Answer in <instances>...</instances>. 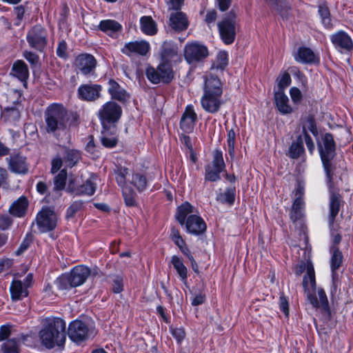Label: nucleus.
<instances>
[{"mask_svg":"<svg viewBox=\"0 0 353 353\" xmlns=\"http://www.w3.org/2000/svg\"><path fill=\"white\" fill-rule=\"evenodd\" d=\"M223 103V84L216 75L210 73L205 78L203 94L201 98V107L205 112L215 114Z\"/></svg>","mask_w":353,"mask_h":353,"instance_id":"f257e3e1","label":"nucleus"},{"mask_svg":"<svg viewBox=\"0 0 353 353\" xmlns=\"http://www.w3.org/2000/svg\"><path fill=\"white\" fill-rule=\"evenodd\" d=\"M43 327L39 336L43 345L52 349L55 345L62 346L66 340L65 322L57 317H46L42 321Z\"/></svg>","mask_w":353,"mask_h":353,"instance_id":"f03ea898","label":"nucleus"},{"mask_svg":"<svg viewBox=\"0 0 353 353\" xmlns=\"http://www.w3.org/2000/svg\"><path fill=\"white\" fill-rule=\"evenodd\" d=\"M46 131L58 137L65 133L68 129L69 116L64 106L61 103H52L44 112Z\"/></svg>","mask_w":353,"mask_h":353,"instance_id":"7ed1b4c3","label":"nucleus"},{"mask_svg":"<svg viewBox=\"0 0 353 353\" xmlns=\"http://www.w3.org/2000/svg\"><path fill=\"white\" fill-rule=\"evenodd\" d=\"M175 216L181 225H185L188 233L198 236L206 230L205 221L198 214L196 208L188 202L178 207Z\"/></svg>","mask_w":353,"mask_h":353,"instance_id":"20e7f679","label":"nucleus"},{"mask_svg":"<svg viewBox=\"0 0 353 353\" xmlns=\"http://www.w3.org/2000/svg\"><path fill=\"white\" fill-rule=\"evenodd\" d=\"M319 151L323 163L324 170L326 174L327 183L332 188V180L333 179L334 166L332 161L335 156V142L332 135L326 133L318 144Z\"/></svg>","mask_w":353,"mask_h":353,"instance_id":"39448f33","label":"nucleus"},{"mask_svg":"<svg viewBox=\"0 0 353 353\" xmlns=\"http://www.w3.org/2000/svg\"><path fill=\"white\" fill-rule=\"evenodd\" d=\"M122 114L121 107L114 101L104 103L98 111V117L104 130L114 125Z\"/></svg>","mask_w":353,"mask_h":353,"instance_id":"423d86ee","label":"nucleus"},{"mask_svg":"<svg viewBox=\"0 0 353 353\" xmlns=\"http://www.w3.org/2000/svg\"><path fill=\"white\" fill-rule=\"evenodd\" d=\"M217 26L223 42L226 45L232 44L235 40L239 29L236 15L230 12L228 16L218 23Z\"/></svg>","mask_w":353,"mask_h":353,"instance_id":"0eeeda50","label":"nucleus"},{"mask_svg":"<svg viewBox=\"0 0 353 353\" xmlns=\"http://www.w3.org/2000/svg\"><path fill=\"white\" fill-rule=\"evenodd\" d=\"M148 79L154 84L161 82L168 83L174 78V72L170 63H161L157 68L149 67L145 71Z\"/></svg>","mask_w":353,"mask_h":353,"instance_id":"6e6552de","label":"nucleus"},{"mask_svg":"<svg viewBox=\"0 0 353 353\" xmlns=\"http://www.w3.org/2000/svg\"><path fill=\"white\" fill-rule=\"evenodd\" d=\"M225 168L223 152L221 150L216 149L213 152L212 163L208 164L205 168V180L213 182L220 180V174Z\"/></svg>","mask_w":353,"mask_h":353,"instance_id":"1a4fd4ad","label":"nucleus"},{"mask_svg":"<svg viewBox=\"0 0 353 353\" xmlns=\"http://www.w3.org/2000/svg\"><path fill=\"white\" fill-rule=\"evenodd\" d=\"M57 215L50 208H43L37 214L35 223L40 232L53 230L57 225Z\"/></svg>","mask_w":353,"mask_h":353,"instance_id":"9d476101","label":"nucleus"},{"mask_svg":"<svg viewBox=\"0 0 353 353\" xmlns=\"http://www.w3.org/2000/svg\"><path fill=\"white\" fill-rule=\"evenodd\" d=\"M95 180L96 177L91 176L83 184L80 185L77 179H71L69 181L67 191L77 196H92L94 194L97 189Z\"/></svg>","mask_w":353,"mask_h":353,"instance_id":"9b49d317","label":"nucleus"},{"mask_svg":"<svg viewBox=\"0 0 353 353\" xmlns=\"http://www.w3.org/2000/svg\"><path fill=\"white\" fill-rule=\"evenodd\" d=\"M208 55V48L198 42L186 44L184 57L188 63L192 64L202 61Z\"/></svg>","mask_w":353,"mask_h":353,"instance_id":"f8f14e48","label":"nucleus"},{"mask_svg":"<svg viewBox=\"0 0 353 353\" xmlns=\"http://www.w3.org/2000/svg\"><path fill=\"white\" fill-rule=\"evenodd\" d=\"M8 169L13 173L26 174L29 170L27 159L20 152L14 151L6 158Z\"/></svg>","mask_w":353,"mask_h":353,"instance_id":"ddd939ff","label":"nucleus"},{"mask_svg":"<svg viewBox=\"0 0 353 353\" xmlns=\"http://www.w3.org/2000/svg\"><path fill=\"white\" fill-rule=\"evenodd\" d=\"M47 32L40 26L33 27L27 34V41L29 45L38 50H42L46 45Z\"/></svg>","mask_w":353,"mask_h":353,"instance_id":"4468645a","label":"nucleus"},{"mask_svg":"<svg viewBox=\"0 0 353 353\" xmlns=\"http://www.w3.org/2000/svg\"><path fill=\"white\" fill-rule=\"evenodd\" d=\"M68 334L72 341L78 343L88 339V327L82 321L74 320L69 324Z\"/></svg>","mask_w":353,"mask_h":353,"instance_id":"2eb2a0df","label":"nucleus"},{"mask_svg":"<svg viewBox=\"0 0 353 353\" xmlns=\"http://www.w3.org/2000/svg\"><path fill=\"white\" fill-rule=\"evenodd\" d=\"M150 49V43L145 41H134L125 43L121 51L123 54L132 57L134 55L145 56Z\"/></svg>","mask_w":353,"mask_h":353,"instance_id":"dca6fc26","label":"nucleus"},{"mask_svg":"<svg viewBox=\"0 0 353 353\" xmlns=\"http://www.w3.org/2000/svg\"><path fill=\"white\" fill-rule=\"evenodd\" d=\"M330 40L339 52H348L353 48L352 39L345 31L340 30L332 34Z\"/></svg>","mask_w":353,"mask_h":353,"instance_id":"f3484780","label":"nucleus"},{"mask_svg":"<svg viewBox=\"0 0 353 353\" xmlns=\"http://www.w3.org/2000/svg\"><path fill=\"white\" fill-rule=\"evenodd\" d=\"M77 68L84 75L93 73L97 66V60L90 54H81L75 59Z\"/></svg>","mask_w":353,"mask_h":353,"instance_id":"a211bd4d","label":"nucleus"},{"mask_svg":"<svg viewBox=\"0 0 353 353\" xmlns=\"http://www.w3.org/2000/svg\"><path fill=\"white\" fill-rule=\"evenodd\" d=\"M102 87L98 84L81 85L77 90L79 98L86 101H94L101 95Z\"/></svg>","mask_w":353,"mask_h":353,"instance_id":"6ab92c4d","label":"nucleus"},{"mask_svg":"<svg viewBox=\"0 0 353 353\" xmlns=\"http://www.w3.org/2000/svg\"><path fill=\"white\" fill-rule=\"evenodd\" d=\"M196 121L197 114L194 110L193 105H187L181 118V129L185 133L191 132L194 128Z\"/></svg>","mask_w":353,"mask_h":353,"instance_id":"aec40b11","label":"nucleus"},{"mask_svg":"<svg viewBox=\"0 0 353 353\" xmlns=\"http://www.w3.org/2000/svg\"><path fill=\"white\" fill-rule=\"evenodd\" d=\"M332 256L330 259V268L332 270V279L333 284V290L332 292L336 290V288L339 284V275L336 271L341 265L343 261V254L339 248L332 247L331 248Z\"/></svg>","mask_w":353,"mask_h":353,"instance_id":"412c9836","label":"nucleus"},{"mask_svg":"<svg viewBox=\"0 0 353 353\" xmlns=\"http://www.w3.org/2000/svg\"><path fill=\"white\" fill-rule=\"evenodd\" d=\"M169 25L176 32L187 30L189 26V20L187 14L180 10L172 12L169 18Z\"/></svg>","mask_w":353,"mask_h":353,"instance_id":"4be33fe9","label":"nucleus"},{"mask_svg":"<svg viewBox=\"0 0 353 353\" xmlns=\"http://www.w3.org/2000/svg\"><path fill=\"white\" fill-rule=\"evenodd\" d=\"M90 274V270L85 265H77L68 273L75 288L83 284Z\"/></svg>","mask_w":353,"mask_h":353,"instance_id":"5701e85b","label":"nucleus"},{"mask_svg":"<svg viewBox=\"0 0 353 353\" xmlns=\"http://www.w3.org/2000/svg\"><path fill=\"white\" fill-rule=\"evenodd\" d=\"M331 184L332 188L330 187V184L327 183L330 192L329 221L330 224H332L339 212L341 200L339 194L334 191V178L332 180Z\"/></svg>","mask_w":353,"mask_h":353,"instance_id":"b1692460","label":"nucleus"},{"mask_svg":"<svg viewBox=\"0 0 353 353\" xmlns=\"http://www.w3.org/2000/svg\"><path fill=\"white\" fill-rule=\"evenodd\" d=\"M98 29L108 36L116 38L122 30V26L115 20L105 19L99 22Z\"/></svg>","mask_w":353,"mask_h":353,"instance_id":"393cba45","label":"nucleus"},{"mask_svg":"<svg viewBox=\"0 0 353 353\" xmlns=\"http://www.w3.org/2000/svg\"><path fill=\"white\" fill-rule=\"evenodd\" d=\"M108 93L112 99L120 102H125L129 98V94L114 80H110L108 82Z\"/></svg>","mask_w":353,"mask_h":353,"instance_id":"a878e982","label":"nucleus"},{"mask_svg":"<svg viewBox=\"0 0 353 353\" xmlns=\"http://www.w3.org/2000/svg\"><path fill=\"white\" fill-rule=\"evenodd\" d=\"M294 59L302 63H311L319 61V57L310 48L301 47L294 54Z\"/></svg>","mask_w":353,"mask_h":353,"instance_id":"bb28decb","label":"nucleus"},{"mask_svg":"<svg viewBox=\"0 0 353 353\" xmlns=\"http://www.w3.org/2000/svg\"><path fill=\"white\" fill-rule=\"evenodd\" d=\"M11 299L14 301L23 299L28 296V290L20 280H13L10 286Z\"/></svg>","mask_w":353,"mask_h":353,"instance_id":"cd10ccee","label":"nucleus"},{"mask_svg":"<svg viewBox=\"0 0 353 353\" xmlns=\"http://www.w3.org/2000/svg\"><path fill=\"white\" fill-rule=\"evenodd\" d=\"M163 63H170L179 57L178 47L172 42H164L161 52Z\"/></svg>","mask_w":353,"mask_h":353,"instance_id":"c85d7f7f","label":"nucleus"},{"mask_svg":"<svg viewBox=\"0 0 353 353\" xmlns=\"http://www.w3.org/2000/svg\"><path fill=\"white\" fill-rule=\"evenodd\" d=\"M28 204L27 198L21 196L12 203L9 208V212L14 216L23 217L27 212Z\"/></svg>","mask_w":353,"mask_h":353,"instance_id":"c756f323","label":"nucleus"},{"mask_svg":"<svg viewBox=\"0 0 353 353\" xmlns=\"http://www.w3.org/2000/svg\"><path fill=\"white\" fill-rule=\"evenodd\" d=\"M11 74L26 83L29 77V70L26 63L22 60L15 61L12 67Z\"/></svg>","mask_w":353,"mask_h":353,"instance_id":"7c9ffc66","label":"nucleus"},{"mask_svg":"<svg viewBox=\"0 0 353 353\" xmlns=\"http://www.w3.org/2000/svg\"><path fill=\"white\" fill-rule=\"evenodd\" d=\"M274 100L276 106L281 114H287L292 112V108L289 104V99L283 92H276L274 93Z\"/></svg>","mask_w":353,"mask_h":353,"instance_id":"2f4dec72","label":"nucleus"},{"mask_svg":"<svg viewBox=\"0 0 353 353\" xmlns=\"http://www.w3.org/2000/svg\"><path fill=\"white\" fill-rule=\"evenodd\" d=\"M303 286L307 296L308 293H312L315 291L316 281L314 270L312 265H307V272L303 279Z\"/></svg>","mask_w":353,"mask_h":353,"instance_id":"473e14b6","label":"nucleus"},{"mask_svg":"<svg viewBox=\"0 0 353 353\" xmlns=\"http://www.w3.org/2000/svg\"><path fill=\"white\" fill-rule=\"evenodd\" d=\"M21 105L17 103L12 106H8L1 111V119L6 122H14L17 121L20 117V108Z\"/></svg>","mask_w":353,"mask_h":353,"instance_id":"72a5a7b5","label":"nucleus"},{"mask_svg":"<svg viewBox=\"0 0 353 353\" xmlns=\"http://www.w3.org/2000/svg\"><path fill=\"white\" fill-rule=\"evenodd\" d=\"M140 28L144 34L150 36L154 35L157 32L156 22L150 16L141 17Z\"/></svg>","mask_w":353,"mask_h":353,"instance_id":"f704fd0d","label":"nucleus"},{"mask_svg":"<svg viewBox=\"0 0 353 353\" xmlns=\"http://www.w3.org/2000/svg\"><path fill=\"white\" fill-rule=\"evenodd\" d=\"M319 299L312 293L307 294V299L310 303L315 307H321L324 310L328 308V301L325 291L323 289L318 290Z\"/></svg>","mask_w":353,"mask_h":353,"instance_id":"c9c22d12","label":"nucleus"},{"mask_svg":"<svg viewBox=\"0 0 353 353\" xmlns=\"http://www.w3.org/2000/svg\"><path fill=\"white\" fill-rule=\"evenodd\" d=\"M128 181L139 192L145 190L148 185L145 176L139 172L132 173L131 178L128 179Z\"/></svg>","mask_w":353,"mask_h":353,"instance_id":"e433bc0d","label":"nucleus"},{"mask_svg":"<svg viewBox=\"0 0 353 353\" xmlns=\"http://www.w3.org/2000/svg\"><path fill=\"white\" fill-rule=\"evenodd\" d=\"M305 203L303 198H295L292 206L290 218L293 221L301 219L303 215Z\"/></svg>","mask_w":353,"mask_h":353,"instance_id":"4c0bfd02","label":"nucleus"},{"mask_svg":"<svg viewBox=\"0 0 353 353\" xmlns=\"http://www.w3.org/2000/svg\"><path fill=\"white\" fill-rule=\"evenodd\" d=\"M171 263L179 274L182 281H186L188 278V270L184 265L183 260L177 256H173Z\"/></svg>","mask_w":353,"mask_h":353,"instance_id":"58836bf2","label":"nucleus"},{"mask_svg":"<svg viewBox=\"0 0 353 353\" xmlns=\"http://www.w3.org/2000/svg\"><path fill=\"white\" fill-rule=\"evenodd\" d=\"M54 283L58 290L62 291H68L70 289L75 288L74 285L72 283V280L68 273L63 274L61 276H59Z\"/></svg>","mask_w":353,"mask_h":353,"instance_id":"ea45409f","label":"nucleus"},{"mask_svg":"<svg viewBox=\"0 0 353 353\" xmlns=\"http://www.w3.org/2000/svg\"><path fill=\"white\" fill-rule=\"evenodd\" d=\"M64 160L68 167L74 166L81 159L79 151L74 149H66L64 153Z\"/></svg>","mask_w":353,"mask_h":353,"instance_id":"a19ab883","label":"nucleus"},{"mask_svg":"<svg viewBox=\"0 0 353 353\" xmlns=\"http://www.w3.org/2000/svg\"><path fill=\"white\" fill-rule=\"evenodd\" d=\"M278 11L282 17H286L288 13L289 6L285 0H265Z\"/></svg>","mask_w":353,"mask_h":353,"instance_id":"79ce46f5","label":"nucleus"},{"mask_svg":"<svg viewBox=\"0 0 353 353\" xmlns=\"http://www.w3.org/2000/svg\"><path fill=\"white\" fill-rule=\"evenodd\" d=\"M235 199V190L234 188H227L226 190L220 193L216 196V200L222 203L233 204Z\"/></svg>","mask_w":353,"mask_h":353,"instance_id":"37998d69","label":"nucleus"},{"mask_svg":"<svg viewBox=\"0 0 353 353\" xmlns=\"http://www.w3.org/2000/svg\"><path fill=\"white\" fill-rule=\"evenodd\" d=\"M3 353H19V342L16 339H9L1 345Z\"/></svg>","mask_w":353,"mask_h":353,"instance_id":"c03bdc74","label":"nucleus"},{"mask_svg":"<svg viewBox=\"0 0 353 353\" xmlns=\"http://www.w3.org/2000/svg\"><path fill=\"white\" fill-rule=\"evenodd\" d=\"M319 13L324 26L327 28H330L332 26V23L331 19L330 17V10L327 4L322 3L319 6Z\"/></svg>","mask_w":353,"mask_h":353,"instance_id":"a18cd8bd","label":"nucleus"},{"mask_svg":"<svg viewBox=\"0 0 353 353\" xmlns=\"http://www.w3.org/2000/svg\"><path fill=\"white\" fill-rule=\"evenodd\" d=\"M128 174V170L124 167H119L115 170L116 181L117 184L121 188H126V179Z\"/></svg>","mask_w":353,"mask_h":353,"instance_id":"49530a36","label":"nucleus"},{"mask_svg":"<svg viewBox=\"0 0 353 353\" xmlns=\"http://www.w3.org/2000/svg\"><path fill=\"white\" fill-rule=\"evenodd\" d=\"M290 155L293 159L298 158L303 152V145L301 136H299L297 141L292 143L290 148Z\"/></svg>","mask_w":353,"mask_h":353,"instance_id":"de8ad7c7","label":"nucleus"},{"mask_svg":"<svg viewBox=\"0 0 353 353\" xmlns=\"http://www.w3.org/2000/svg\"><path fill=\"white\" fill-rule=\"evenodd\" d=\"M84 208V203L81 200L74 201L67 209L66 218L74 217Z\"/></svg>","mask_w":353,"mask_h":353,"instance_id":"09e8293b","label":"nucleus"},{"mask_svg":"<svg viewBox=\"0 0 353 353\" xmlns=\"http://www.w3.org/2000/svg\"><path fill=\"white\" fill-rule=\"evenodd\" d=\"M102 145L108 148H112L117 145L118 139L114 134H109L108 132H102L101 137Z\"/></svg>","mask_w":353,"mask_h":353,"instance_id":"8fccbe9b","label":"nucleus"},{"mask_svg":"<svg viewBox=\"0 0 353 353\" xmlns=\"http://www.w3.org/2000/svg\"><path fill=\"white\" fill-rule=\"evenodd\" d=\"M235 139H236V132L234 129H230L228 130L227 134V144L228 148V153L231 159H234L235 155Z\"/></svg>","mask_w":353,"mask_h":353,"instance_id":"3c124183","label":"nucleus"},{"mask_svg":"<svg viewBox=\"0 0 353 353\" xmlns=\"http://www.w3.org/2000/svg\"><path fill=\"white\" fill-rule=\"evenodd\" d=\"M67 179V172L65 170H61L60 172L54 177V190H63L65 187V182Z\"/></svg>","mask_w":353,"mask_h":353,"instance_id":"603ef678","label":"nucleus"},{"mask_svg":"<svg viewBox=\"0 0 353 353\" xmlns=\"http://www.w3.org/2000/svg\"><path fill=\"white\" fill-rule=\"evenodd\" d=\"M279 90L284 92V90L291 83V77L289 73L285 72L281 74L276 79Z\"/></svg>","mask_w":353,"mask_h":353,"instance_id":"864d4df0","label":"nucleus"},{"mask_svg":"<svg viewBox=\"0 0 353 353\" xmlns=\"http://www.w3.org/2000/svg\"><path fill=\"white\" fill-rule=\"evenodd\" d=\"M122 193L125 203L128 206H132L135 203L134 192L130 188L126 187L122 188Z\"/></svg>","mask_w":353,"mask_h":353,"instance_id":"5fc2aeb1","label":"nucleus"},{"mask_svg":"<svg viewBox=\"0 0 353 353\" xmlns=\"http://www.w3.org/2000/svg\"><path fill=\"white\" fill-rule=\"evenodd\" d=\"M170 238L178 248L185 243L182 236H181L179 230L174 228H172L171 230Z\"/></svg>","mask_w":353,"mask_h":353,"instance_id":"6e6d98bb","label":"nucleus"},{"mask_svg":"<svg viewBox=\"0 0 353 353\" xmlns=\"http://www.w3.org/2000/svg\"><path fill=\"white\" fill-rule=\"evenodd\" d=\"M123 290V279L119 276H116L113 279L112 291L114 293H120Z\"/></svg>","mask_w":353,"mask_h":353,"instance_id":"4d7b16f0","label":"nucleus"},{"mask_svg":"<svg viewBox=\"0 0 353 353\" xmlns=\"http://www.w3.org/2000/svg\"><path fill=\"white\" fill-rule=\"evenodd\" d=\"M168 10H180L184 0H165Z\"/></svg>","mask_w":353,"mask_h":353,"instance_id":"13d9d810","label":"nucleus"},{"mask_svg":"<svg viewBox=\"0 0 353 353\" xmlns=\"http://www.w3.org/2000/svg\"><path fill=\"white\" fill-rule=\"evenodd\" d=\"M290 94L294 103H298L301 102L302 99V93L299 88L296 87L292 88L290 90Z\"/></svg>","mask_w":353,"mask_h":353,"instance_id":"bf43d9fd","label":"nucleus"},{"mask_svg":"<svg viewBox=\"0 0 353 353\" xmlns=\"http://www.w3.org/2000/svg\"><path fill=\"white\" fill-rule=\"evenodd\" d=\"M303 134L304 135V140L306 144V146L310 151V152L312 154L314 150V143L311 138V137L308 134L307 132H306V127H304L303 129Z\"/></svg>","mask_w":353,"mask_h":353,"instance_id":"052dcab7","label":"nucleus"},{"mask_svg":"<svg viewBox=\"0 0 353 353\" xmlns=\"http://www.w3.org/2000/svg\"><path fill=\"white\" fill-rule=\"evenodd\" d=\"M12 224L11 218L6 214H0V229L2 230H7Z\"/></svg>","mask_w":353,"mask_h":353,"instance_id":"680f3d73","label":"nucleus"},{"mask_svg":"<svg viewBox=\"0 0 353 353\" xmlns=\"http://www.w3.org/2000/svg\"><path fill=\"white\" fill-rule=\"evenodd\" d=\"M57 54L58 57L63 59H65L67 57V43L65 41H62L59 42L57 48Z\"/></svg>","mask_w":353,"mask_h":353,"instance_id":"e2e57ef3","label":"nucleus"},{"mask_svg":"<svg viewBox=\"0 0 353 353\" xmlns=\"http://www.w3.org/2000/svg\"><path fill=\"white\" fill-rule=\"evenodd\" d=\"M171 334L178 343H181L185 337V332L182 328H171Z\"/></svg>","mask_w":353,"mask_h":353,"instance_id":"0e129e2a","label":"nucleus"},{"mask_svg":"<svg viewBox=\"0 0 353 353\" xmlns=\"http://www.w3.org/2000/svg\"><path fill=\"white\" fill-rule=\"evenodd\" d=\"M304 127H306V132H307V131H310L313 134H316V132H317V130H316V124H315V121L314 120L310 117L308 118L306 121H305V123L303 125V128Z\"/></svg>","mask_w":353,"mask_h":353,"instance_id":"69168bd1","label":"nucleus"},{"mask_svg":"<svg viewBox=\"0 0 353 353\" xmlns=\"http://www.w3.org/2000/svg\"><path fill=\"white\" fill-rule=\"evenodd\" d=\"M279 307L284 314L288 316L289 314L288 302L287 299L283 296H280Z\"/></svg>","mask_w":353,"mask_h":353,"instance_id":"338daca9","label":"nucleus"},{"mask_svg":"<svg viewBox=\"0 0 353 353\" xmlns=\"http://www.w3.org/2000/svg\"><path fill=\"white\" fill-rule=\"evenodd\" d=\"M23 57L32 65H36L38 63L39 57L31 52H25Z\"/></svg>","mask_w":353,"mask_h":353,"instance_id":"774afa93","label":"nucleus"}]
</instances>
